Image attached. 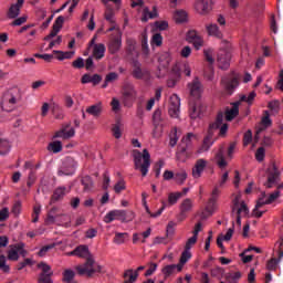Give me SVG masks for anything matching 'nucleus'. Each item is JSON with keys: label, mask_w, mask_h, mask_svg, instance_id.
I'll list each match as a JSON object with an SVG mask.
<instances>
[{"label": "nucleus", "mask_w": 283, "mask_h": 283, "mask_svg": "<svg viewBox=\"0 0 283 283\" xmlns=\"http://www.w3.org/2000/svg\"><path fill=\"white\" fill-rule=\"evenodd\" d=\"M77 258H86V262L83 265H77L76 271L78 275H86L92 277L94 273H103V266L96 265V262L90 256V248L87 245H78L75 248Z\"/></svg>", "instance_id": "1"}, {"label": "nucleus", "mask_w": 283, "mask_h": 283, "mask_svg": "<svg viewBox=\"0 0 283 283\" xmlns=\"http://www.w3.org/2000/svg\"><path fill=\"white\" fill-rule=\"evenodd\" d=\"M22 98L23 95L21 94V88H9L7 92L3 93L0 102V107L2 112H13Z\"/></svg>", "instance_id": "2"}, {"label": "nucleus", "mask_w": 283, "mask_h": 283, "mask_svg": "<svg viewBox=\"0 0 283 283\" xmlns=\"http://www.w3.org/2000/svg\"><path fill=\"white\" fill-rule=\"evenodd\" d=\"M222 120H224V113L220 112L217 115V118L213 123L209 125L207 135L205 136L201 146L198 149V154H205L209 151L213 146V134L220 129V125H222Z\"/></svg>", "instance_id": "3"}, {"label": "nucleus", "mask_w": 283, "mask_h": 283, "mask_svg": "<svg viewBox=\"0 0 283 283\" xmlns=\"http://www.w3.org/2000/svg\"><path fill=\"white\" fill-rule=\"evenodd\" d=\"M132 156L134 158L135 169H138L143 177L147 176V174H149V167H151V155L149 150L145 148L143 153H140V150L135 149Z\"/></svg>", "instance_id": "4"}, {"label": "nucleus", "mask_w": 283, "mask_h": 283, "mask_svg": "<svg viewBox=\"0 0 283 283\" xmlns=\"http://www.w3.org/2000/svg\"><path fill=\"white\" fill-rule=\"evenodd\" d=\"M266 174L268 180L264 182V187H266V189H273V187H276V191H282L283 184H279L282 172H280V169L277 168L275 163L269 166Z\"/></svg>", "instance_id": "5"}, {"label": "nucleus", "mask_w": 283, "mask_h": 283, "mask_svg": "<svg viewBox=\"0 0 283 283\" xmlns=\"http://www.w3.org/2000/svg\"><path fill=\"white\" fill-rule=\"evenodd\" d=\"M242 213L249 216V207L244 201L240 202V199L235 197L231 210V218H235L238 227H242Z\"/></svg>", "instance_id": "6"}, {"label": "nucleus", "mask_w": 283, "mask_h": 283, "mask_svg": "<svg viewBox=\"0 0 283 283\" xmlns=\"http://www.w3.org/2000/svg\"><path fill=\"white\" fill-rule=\"evenodd\" d=\"M77 164L73 158H66L61 169L57 170V176H74Z\"/></svg>", "instance_id": "7"}, {"label": "nucleus", "mask_w": 283, "mask_h": 283, "mask_svg": "<svg viewBox=\"0 0 283 283\" xmlns=\"http://www.w3.org/2000/svg\"><path fill=\"white\" fill-rule=\"evenodd\" d=\"M221 83H223L228 94H233L234 90L238 87V85H240V76L235 73H232L228 77L222 78Z\"/></svg>", "instance_id": "8"}, {"label": "nucleus", "mask_w": 283, "mask_h": 283, "mask_svg": "<svg viewBox=\"0 0 283 283\" xmlns=\"http://www.w3.org/2000/svg\"><path fill=\"white\" fill-rule=\"evenodd\" d=\"M186 41L188 43H192L195 50H200L205 45V40H202V35L198 33L196 30H190L187 32Z\"/></svg>", "instance_id": "9"}, {"label": "nucleus", "mask_w": 283, "mask_h": 283, "mask_svg": "<svg viewBox=\"0 0 283 283\" xmlns=\"http://www.w3.org/2000/svg\"><path fill=\"white\" fill-rule=\"evenodd\" d=\"M168 114L171 118H178L180 116V97L178 95L170 96Z\"/></svg>", "instance_id": "10"}, {"label": "nucleus", "mask_w": 283, "mask_h": 283, "mask_svg": "<svg viewBox=\"0 0 283 283\" xmlns=\"http://www.w3.org/2000/svg\"><path fill=\"white\" fill-rule=\"evenodd\" d=\"M276 245L279 247V250H277L279 259L272 258L270 261H268L266 269L269 271H275V269H277V264H280V260H282L283 258V238L279 240Z\"/></svg>", "instance_id": "11"}, {"label": "nucleus", "mask_w": 283, "mask_h": 283, "mask_svg": "<svg viewBox=\"0 0 283 283\" xmlns=\"http://www.w3.org/2000/svg\"><path fill=\"white\" fill-rule=\"evenodd\" d=\"M217 61L220 70H229V66L231 65V52L221 50Z\"/></svg>", "instance_id": "12"}, {"label": "nucleus", "mask_w": 283, "mask_h": 283, "mask_svg": "<svg viewBox=\"0 0 283 283\" xmlns=\"http://www.w3.org/2000/svg\"><path fill=\"white\" fill-rule=\"evenodd\" d=\"M212 0H197L195 9L199 14H209L211 12Z\"/></svg>", "instance_id": "13"}, {"label": "nucleus", "mask_w": 283, "mask_h": 283, "mask_svg": "<svg viewBox=\"0 0 283 283\" xmlns=\"http://www.w3.org/2000/svg\"><path fill=\"white\" fill-rule=\"evenodd\" d=\"M23 3H25V0H17V3L11 4L7 12L8 19H17L21 14Z\"/></svg>", "instance_id": "14"}, {"label": "nucleus", "mask_w": 283, "mask_h": 283, "mask_svg": "<svg viewBox=\"0 0 283 283\" xmlns=\"http://www.w3.org/2000/svg\"><path fill=\"white\" fill-rule=\"evenodd\" d=\"M188 88L193 98H198L200 94H202V84L198 77H195L193 81L188 84Z\"/></svg>", "instance_id": "15"}, {"label": "nucleus", "mask_w": 283, "mask_h": 283, "mask_svg": "<svg viewBox=\"0 0 283 283\" xmlns=\"http://www.w3.org/2000/svg\"><path fill=\"white\" fill-rule=\"evenodd\" d=\"M140 271H145V266L140 265L137 268V270H126L124 273V283H134L136 282V280H138V273H140ZM128 277V280H127Z\"/></svg>", "instance_id": "16"}, {"label": "nucleus", "mask_w": 283, "mask_h": 283, "mask_svg": "<svg viewBox=\"0 0 283 283\" xmlns=\"http://www.w3.org/2000/svg\"><path fill=\"white\" fill-rule=\"evenodd\" d=\"M123 46V39L120 34L114 35L108 43V52L116 54Z\"/></svg>", "instance_id": "17"}, {"label": "nucleus", "mask_w": 283, "mask_h": 283, "mask_svg": "<svg viewBox=\"0 0 283 283\" xmlns=\"http://www.w3.org/2000/svg\"><path fill=\"white\" fill-rule=\"evenodd\" d=\"M74 134H76L74 128H70V124H66L62 129L55 133L53 138H63L64 140H67V138H73Z\"/></svg>", "instance_id": "18"}, {"label": "nucleus", "mask_w": 283, "mask_h": 283, "mask_svg": "<svg viewBox=\"0 0 283 283\" xmlns=\"http://www.w3.org/2000/svg\"><path fill=\"white\" fill-rule=\"evenodd\" d=\"M134 78H137L139 81H149L151 78V74L147 70L140 69V66L135 65L133 72H132Z\"/></svg>", "instance_id": "19"}, {"label": "nucleus", "mask_w": 283, "mask_h": 283, "mask_svg": "<svg viewBox=\"0 0 283 283\" xmlns=\"http://www.w3.org/2000/svg\"><path fill=\"white\" fill-rule=\"evenodd\" d=\"M126 56L128 61H134V56H138V51H136V40L128 39L126 41Z\"/></svg>", "instance_id": "20"}, {"label": "nucleus", "mask_w": 283, "mask_h": 283, "mask_svg": "<svg viewBox=\"0 0 283 283\" xmlns=\"http://www.w3.org/2000/svg\"><path fill=\"white\" fill-rule=\"evenodd\" d=\"M207 169V160L206 159H198L192 168V177L193 178H201L202 172Z\"/></svg>", "instance_id": "21"}, {"label": "nucleus", "mask_w": 283, "mask_h": 283, "mask_svg": "<svg viewBox=\"0 0 283 283\" xmlns=\"http://www.w3.org/2000/svg\"><path fill=\"white\" fill-rule=\"evenodd\" d=\"M123 216H124L123 210H112L105 214L104 222L106 224L114 222V220H120V222H123Z\"/></svg>", "instance_id": "22"}, {"label": "nucleus", "mask_w": 283, "mask_h": 283, "mask_svg": "<svg viewBox=\"0 0 283 283\" xmlns=\"http://www.w3.org/2000/svg\"><path fill=\"white\" fill-rule=\"evenodd\" d=\"M180 273V271H182V265L179 264H170V265H166L163 270L161 273H164V277L165 280H167V277H171V275H174L175 273Z\"/></svg>", "instance_id": "23"}, {"label": "nucleus", "mask_w": 283, "mask_h": 283, "mask_svg": "<svg viewBox=\"0 0 283 283\" xmlns=\"http://www.w3.org/2000/svg\"><path fill=\"white\" fill-rule=\"evenodd\" d=\"M86 114H90L91 116H94L95 118H98L101 114H103V103L98 102L96 104H93L86 108Z\"/></svg>", "instance_id": "24"}, {"label": "nucleus", "mask_w": 283, "mask_h": 283, "mask_svg": "<svg viewBox=\"0 0 283 283\" xmlns=\"http://www.w3.org/2000/svg\"><path fill=\"white\" fill-rule=\"evenodd\" d=\"M105 44L97 43L93 45V57L96 59V61H101L105 56Z\"/></svg>", "instance_id": "25"}, {"label": "nucleus", "mask_w": 283, "mask_h": 283, "mask_svg": "<svg viewBox=\"0 0 283 283\" xmlns=\"http://www.w3.org/2000/svg\"><path fill=\"white\" fill-rule=\"evenodd\" d=\"M70 192L65 186L59 187L54 190L51 202H59V200H63L65 193Z\"/></svg>", "instance_id": "26"}, {"label": "nucleus", "mask_w": 283, "mask_h": 283, "mask_svg": "<svg viewBox=\"0 0 283 283\" xmlns=\"http://www.w3.org/2000/svg\"><path fill=\"white\" fill-rule=\"evenodd\" d=\"M240 114V102L233 104L232 108L226 111V120L231 122Z\"/></svg>", "instance_id": "27"}, {"label": "nucleus", "mask_w": 283, "mask_h": 283, "mask_svg": "<svg viewBox=\"0 0 283 283\" xmlns=\"http://www.w3.org/2000/svg\"><path fill=\"white\" fill-rule=\"evenodd\" d=\"M191 138H196V135L193 133H188L187 136H185L181 139V145H180V151L181 154H185L189 147H191Z\"/></svg>", "instance_id": "28"}, {"label": "nucleus", "mask_w": 283, "mask_h": 283, "mask_svg": "<svg viewBox=\"0 0 283 283\" xmlns=\"http://www.w3.org/2000/svg\"><path fill=\"white\" fill-rule=\"evenodd\" d=\"M19 251H21V244L11 245V249L8 251V260L17 262L19 260Z\"/></svg>", "instance_id": "29"}, {"label": "nucleus", "mask_w": 283, "mask_h": 283, "mask_svg": "<svg viewBox=\"0 0 283 283\" xmlns=\"http://www.w3.org/2000/svg\"><path fill=\"white\" fill-rule=\"evenodd\" d=\"M216 161L220 169H224L227 167V160L224 159V147H220L218 153L216 154Z\"/></svg>", "instance_id": "30"}, {"label": "nucleus", "mask_w": 283, "mask_h": 283, "mask_svg": "<svg viewBox=\"0 0 283 283\" xmlns=\"http://www.w3.org/2000/svg\"><path fill=\"white\" fill-rule=\"evenodd\" d=\"M156 17H158V11H156V7L153 8V11H149V8H145L142 21L143 23H147L149 19H156Z\"/></svg>", "instance_id": "31"}, {"label": "nucleus", "mask_w": 283, "mask_h": 283, "mask_svg": "<svg viewBox=\"0 0 283 283\" xmlns=\"http://www.w3.org/2000/svg\"><path fill=\"white\" fill-rule=\"evenodd\" d=\"M207 32L210 36H216V39H222V31H220L218 24L207 25Z\"/></svg>", "instance_id": "32"}, {"label": "nucleus", "mask_w": 283, "mask_h": 283, "mask_svg": "<svg viewBox=\"0 0 283 283\" xmlns=\"http://www.w3.org/2000/svg\"><path fill=\"white\" fill-rule=\"evenodd\" d=\"M220 196V188L216 186L212 190L211 197L208 202L209 209H216V202H218V197Z\"/></svg>", "instance_id": "33"}, {"label": "nucleus", "mask_w": 283, "mask_h": 283, "mask_svg": "<svg viewBox=\"0 0 283 283\" xmlns=\"http://www.w3.org/2000/svg\"><path fill=\"white\" fill-rule=\"evenodd\" d=\"M205 112V106L200 104H195L190 108V118H198L200 117V114Z\"/></svg>", "instance_id": "34"}, {"label": "nucleus", "mask_w": 283, "mask_h": 283, "mask_svg": "<svg viewBox=\"0 0 283 283\" xmlns=\"http://www.w3.org/2000/svg\"><path fill=\"white\" fill-rule=\"evenodd\" d=\"M182 198V192H170L168 195V203L167 207H174L178 202L179 199Z\"/></svg>", "instance_id": "35"}, {"label": "nucleus", "mask_w": 283, "mask_h": 283, "mask_svg": "<svg viewBox=\"0 0 283 283\" xmlns=\"http://www.w3.org/2000/svg\"><path fill=\"white\" fill-rule=\"evenodd\" d=\"M49 151H53V154H59L63 151V144L59 140L51 142L48 146Z\"/></svg>", "instance_id": "36"}, {"label": "nucleus", "mask_w": 283, "mask_h": 283, "mask_svg": "<svg viewBox=\"0 0 283 283\" xmlns=\"http://www.w3.org/2000/svg\"><path fill=\"white\" fill-rule=\"evenodd\" d=\"M189 260H191V251L188 250L187 248H185L184 252L181 253L180 260H179V265L185 266V264H187V262H189Z\"/></svg>", "instance_id": "37"}, {"label": "nucleus", "mask_w": 283, "mask_h": 283, "mask_svg": "<svg viewBox=\"0 0 283 283\" xmlns=\"http://www.w3.org/2000/svg\"><path fill=\"white\" fill-rule=\"evenodd\" d=\"M38 269H41L40 275H54V272H52V268L45 263V262H40L38 264Z\"/></svg>", "instance_id": "38"}, {"label": "nucleus", "mask_w": 283, "mask_h": 283, "mask_svg": "<svg viewBox=\"0 0 283 283\" xmlns=\"http://www.w3.org/2000/svg\"><path fill=\"white\" fill-rule=\"evenodd\" d=\"M10 154V142L0 138V156H7Z\"/></svg>", "instance_id": "39"}, {"label": "nucleus", "mask_w": 283, "mask_h": 283, "mask_svg": "<svg viewBox=\"0 0 283 283\" xmlns=\"http://www.w3.org/2000/svg\"><path fill=\"white\" fill-rule=\"evenodd\" d=\"M191 209H193V202L191 201V199H185L180 206V211L184 213H189V211H191Z\"/></svg>", "instance_id": "40"}, {"label": "nucleus", "mask_w": 283, "mask_h": 283, "mask_svg": "<svg viewBox=\"0 0 283 283\" xmlns=\"http://www.w3.org/2000/svg\"><path fill=\"white\" fill-rule=\"evenodd\" d=\"M53 54H59L57 55V61H65V59H72V56H74V51H53Z\"/></svg>", "instance_id": "41"}, {"label": "nucleus", "mask_w": 283, "mask_h": 283, "mask_svg": "<svg viewBox=\"0 0 283 283\" xmlns=\"http://www.w3.org/2000/svg\"><path fill=\"white\" fill-rule=\"evenodd\" d=\"M63 23H65V17L60 15L55 19L52 30H54L55 32H61V29L63 28Z\"/></svg>", "instance_id": "42"}, {"label": "nucleus", "mask_w": 283, "mask_h": 283, "mask_svg": "<svg viewBox=\"0 0 283 283\" xmlns=\"http://www.w3.org/2000/svg\"><path fill=\"white\" fill-rule=\"evenodd\" d=\"M174 19L177 23H185V21H187V12L177 10L174 14Z\"/></svg>", "instance_id": "43"}, {"label": "nucleus", "mask_w": 283, "mask_h": 283, "mask_svg": "<svg viewBox=\"0 0 283 283\" xmlns=\"http://www.w3.org/2000/svg\"><path fill=\"white\" fill-rule=\"evenodd\" d=\"M52 114L57 120H63L64 114H63V108L61 106L54 104L52 107Z\"/></svg>", "instance_id": "44"}, {"label": "nucleus", "mask_w": 283, "mask_h": 283, "mask_svg": "<svg viewBox=\"0 0 283 283\" xmlns=\"http://www.w3.org/2000/svg\"><path fill=\"white\" fill-rule=\"evenodd\" d=\"M205 59L209 63V67H213V63H216V60L213 59V50L212 49H206L203 50Z\"/></svg>", "instance_id": "45"}, {"label": "nucleus", "mask_w": 283, "mask_h": 283, "mask_svg": "<svg viewBox=\"0 0 283 283\" xmlns=\"http://www.w3.org/2000/svg\"><path fill=\"white\" fill-rule=\"evenodd\" d=\"M126 238H129V234L127 232H116L114 242L115 244H124Z\"/></svg>", "instance_id": "46"}, {"label": "nucleus", "mask_w": 283, "mask_h": 283, "mask_svg": "<svg viewBox=\"0 0 283 283\" xmlns=\"http://www.w3.org/2000/svg\"><path fill=\"white\" fill-rule=\"evenodd\" d=\"M76 276V273L73 270H65L63 273V282L71 283L75 282L74 277Z\"/></svg>", "instance_id": "47"}, {"label": "nucleus", "mask_w": 283, "mask_h": 283, "mask_svg": "<svg viewBox=\"0 0 283 283\" xmlns=\"http://www.w3.org/2000/svg\"><path fill=\"white\" fill-rule=\"evenodd\" d=\"M174 180L178 185H182L187 180V171L181 170V171L175 174Z\"/></svg>", "instance_id": "48"}, {"label": "nucleus", "mask_w": 283, "mask_h": 283, "mask_svg": "<svg viewBox=\"0 0 283 283\" xmlns=\"http://www.w3.org/2000/svg\"><path fill=\"white\" fill-rule=\"evenodd\" d=\"M81 182L84 187V191H90V189H92V187L94 186V182L92 181V177L90 176H84Z\"/></svg>", "instance_id": "49"}, {"label": "nucleus", "mask_w": 283, "mask_h": 283, "mask_svg": "<svg viewBox=\"0 0 283 283\" xmlns=\"http://www.w3.org/2000/svg\"><path fill=\"white\" fill-rule=\"evenodd\" d=\"M120 127H123V124H120V122H116V124L112 128L113 136L116 139L123 136V130L120 129Z\"/></svg>", "instance_id": "50"}, {"label": "nucleus", "mask_w": 283, "mask_h": 283, "mask_svg": "<svg viewBox=\"0 0 283 283\" xmlns=\"http://www.w3.org/2000/svg\"><path fill=\"white\" fill-rule=\"evenodd\" d=\"M171 61V57H169V53H166L159 57V67H164V70H167L169 67V63Z\"/></svg>", "instance_id": "51"}, {"label": "nucleus", "mask_w": 283, "mask_h": 283, "mask_svg": "<svg viewBox=\"0 0 283 283\" xmlns=\"http://www.w3.org/2000/svg\"><path fill=\"white\" fill-rule=\"evenodd\" d=\"M268 107L272 114H277L280 112V101L274 99L272 102H269Z\"/></svg>", "instance_id": "52"}, {"label": "nucleus", "mask_w": 283, "mask_h": 283, "mask_svg": "<svg viewBox=\"0 0 283 283\" xmlns=\"http://www.w3.org/2000/svg\"><path fill=\"white\" fill-rule=\"evenodd\" d=\"M178 226V223H176L175 221H169L166 228V235L169 238V235H174V233H176V227Z\"/></svg>", "instance_id": "53"}, {"label": "nucleus", "mask_w": 283, "mask_h": 283, "mask_svg": "<svg viewBox=\"0 0 283 283\" xmlns=\"http://www.w3.org/2000/svg\"><path fill=\"white\" fill-rule=\"evenodd\" d=\"M123 222H132L134 220L135 214L132 210H123Z\"/></svg>", "instance_id": "54"}, {"label": "nucleus", "mask_w": 283, "mask_h": 283, "mask_svg": "<svg viewBox=\"0 0 283 283\" xmlns=\"http://www.w3.org/2000/svg\"><path fill=\"white\" fill-rule=\"evenodd\" d=\"M265 156H266V150L264 149V147H260L256 149L255 159L258 160V163H262Z\"/></svg>", "instance_id": "55"}, {"label": "nucleus", "mask_w": 283, "mask_h": 283, "mask_svg": "<svg viewBox=\"0 0 283 283\" xmlns=\"http://www.w3.org/2000/svg\"><path fill=\"white\" fill-rule=\"evenodd\" d=\"M72 67L75 70H83V67H85V60H83V57H77L72 62Z\"/></svg>", "instance_id": "56"}, {"label": "nucleus", "mask_w": 283, "mask_h": 283, "mask_svg": "<svg viewBox=\"0 0 283 283\" xmlns=\"http://www.w3.org/2000/svg\"><path fill=\"white\" fill-rule=\"evenodd\" d=\"M253 140V133L251 130H247L243 135V145L247 147Z\"/></svg>", "instance_id": "57"}, {"label": "nucleus", "mask_w": 283, "mask_h": 283, "mask_svg": "<svg viewBox=\"0 0 283 283\" xmlns=\"http://www.w3.org/2000/svg\"><path fill=\"white\" fill-rule=\"evenodd\" d=\"M0 269L3 271V273H10V265H7L6 263V255H0Z\"/></svg>", "instance_id": "58"}, {"label": "nucleus", "mask_w": 283, "mask_h": 283, "mask_svg": "<svg viewBox=\"0 0 283 283\" xmlns=\"http://www.w3.org/2000/svg\"><path fill=\"white\" fill-rule=\"evenodd\" d=\"M163 167H165V161L163 160H159L155 164L154 171L156 178H160V170L163 169Z\"/></svg>", "instance_id": "59"}, {"label": "nucleus", "mask_w": 283, "mask_h": 283, "mask_svg": "<svg viewBox=\"0 0 283 283\" xmlns=\"http://www.w3.org/2000/svg\"><path fill=\"white\" fill-rule=\"evenodd\" d=\"M38 283H52V274H39Z\"/></svg>", "instance_id": "60"}, {"label": "nucleus", "mask_w": 283, "mask_h": 283, "mask_svg": "<svg viewBox=\"0 0 283 283\" xmlns=\"http://www.w3.org/2000/svg\"><path fill=\"white\" fill-rule=\"evenodd\" d=\"M142 50L145 54H149V44L147 43V35H142Z\"/></svg>", "instance_id": "61"}, {"label": "nucleus", "mask_w": 283, "mask_h": 283, "mask_svg": "<svg viewBox=\"0 0 283 283\" xmlns=\"http://www.w3.org/2000/svg\"><path fill=\"white\" fill-rule=\"evenodd\" d=\"M15 20L11 22V25L14 27H19V25H23V23H25V21H28V17L23 15L20 18H14Z\"/></svg>", "instance_id": "62"}, {"label": "nucleus", "mask_w": 283, "mask_h": 283, "mask_svg": "<svg viewBox=\"0 0 283 283\" xmlns=\"http://www.w3.org/2000/svg\"><path fill=\"white\" fill-rule=\"evenodd\" d=\"M262 125H263L265 128H266V127H271V125H272L269 111H264V117L262 118Z\"/></svg>", "instance_id": "63"}, {"label": "nucleus", "mask_w": 283, "mask_h": 283, "mask_svg": "<svg viewBox=\"0 0 283 283\" xmlns=\"http://www.w3.org/2000/svg\"><path fill=\"white\" fill-rule=\"evenodd\" d=\"M104 17L108 23H114V9H107Z\"/></svg>", "instance_id": "64"}]
</instances>
